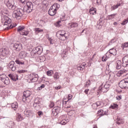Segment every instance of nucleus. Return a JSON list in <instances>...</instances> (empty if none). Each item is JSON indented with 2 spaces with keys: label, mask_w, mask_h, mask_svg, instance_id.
<instances>
[{
  "label": "nucleus",
  "mask_w": 128,
  "mask_h": 128,
  "mask_svg": "<svg viewBox=\"0 0 128 128\" xmlns=\"http://www.w3.org/2000/svg\"><path fill=\"white\" fill-rule=\"evenodd\" d=\"M0 80H2L3 82H4V84H10V78L6 76V74H2L0 76Z\"/></svg>",
  "instance_id": "obj_8"
},
{
  "label": "nucleus",
  "mask_w": 128,
  "mask_h": 128,
  "mask_svg": "<svg viewBox=\"0 0 128 128\" xmlns=\"http://www.w3.org/2000/svg\"><path fill=\"white\" fill-rule=\"evenodd\" d=\"M14 64L15 62L14 61H11L8 64V68L12 72H14L16 70V67L14 66Z\"/></svg>",
  "instance_id": "obj_12"
},
{
  "label": "nucleus",
  "mask_w": 128,
  "mask_h": 128,
  "mask_svg": "<svg viewBox=\"0 0 128 128\" xmlns=\"http://www.w3.org/2000/svg\"><path fill=\"white\" fill-rule=\"evenodd\" d=\"M20 56L22 58H24L28 56V52H21L20 54Z\"/></svg>",
  "instance_id": "obj_24"
},
{
  "label": "nucleus",
  "mask_w": 128,
  "mask_h": 128,
  "mask_svg": "<svg viewBox=\"0 0 128 128\" xmlns=\"http://www.w3.org/2000/svg\"><path fill=\"white\" fill-rule=\"evenodd\" d=\"M86 66V63H82V64L79 65L77 67L78 70H84V68Z\"/></svg>",
  "instance_id": "obj_22"
},
{
  "label": "nucleus",
  "mask_w": 128,
  "mask_h": 128,
  "mask_svg": "<svg viewBox=\"0 0 128 128\" xmlns=\"http://www.w3.org/2000/svg\"><path fill=\"white\" fill-rule=\"evenodd\" d=\"M61 74L60 72H55L53 76V78H54V80H58L60 78V76Z\"/></svg>",
  "instance_id": "obj_25"
},
{
  "label": "nucleus",
  "mask_w": 128,
  "mask_h": 128,
  "mask_svg": "<svg viewBox=\"0 0 128 128\" xmlns=\"http://www.w3.org/2000/svg\"><path fill=\"white\" fill-rule=\"evenodd\" d=\"M93 128H98V127H96V126H94Z\"/></svg>",
  "instance_id": "obj_57"
},
{
  "label": "nucleus",
  "mask_w": 128,
  "mask_h": 128,
  "mask_svg": "<svg viewBox=\"0 0 128 128\" xmlns=\"http://www.w3.org/2000/svg\"><path fill=\"white\" fill-rule=\"evenodd\" d=\"M7 28H10V27H7Z\"/></svg>",
  "instance_id": "obj_62"
},
{
  "label": "nucleus",
  "mask_w": 128,
  "mask_h": 128,
  "mask_svg": "<svg viewBox=\"0 0 128 128\" xmlns=\"http://www.w3.org/2000/svg\"><path fill=\"white\" fill-rule=\"evenodd\" d=\"M24 120V117L20 114H17L16 117V120L17 122H22Z\"/></svg>",
  "instance_id": "obj_19"
},
{
  "label": "nucleus",
  "mask_w": 128,
  "mask_h": 128,
  "mask_svg": "<svg viewBox=\"0 0 128 128\" xmlns=\"http://www.w3.org/2000/svg\"><path fill=\"white\" fill-rule=\"evenodd\" d=\"M68 26L69 28H78V24L76 22H70L68 23Z\"/></svg>",
  "instance_id": "obj_16"
},
{
  "label": "nucleus",
  "mask_w": 128,
  "mask_h": 128,
  "mask_svg": "<svg viewBox=\"0 0 128 128\" xmlns=\"http://www.w3.org/2000/svg\"><path fill=\"white\" fill-rule=\"evenodd\" d=\"M66 122H68V121H66V120L64 119V120H62L60 122V124H63L64 126V124H66Z\"/></svg>",
  "instance_id": "obj_41"
},
{
  "label": "nucleus",
  "mask_w": 128,
  "mask_h": 128,
  "mask_svg": "<svg viewBox=\"0 0 128 128\" xmlns=\"http://www.w3.org/2000/svg\"><path fill=\"white\" fill-rule=\"evenodd\" d=\"M71 108L70 105H68V106H65V108Z\"/></svg>",
  "instance_id": "obj_53"
},
{
  "label": "nucleus",
  "mask_w": 128,
  "mask_h": 128,
  "mask_svg": "<svg viewBox=\"0 0 128 128\" xmlns=\"http://www.w3.org/2000/svg\"><path fill=\"white\" fill-rule=\"evenodd\" d=\"M118 6H120V4H118L116 5H114L110 8L111 10H116Z\"/></svg>",
  "instance_id": "obj_30"
},
{
  "label": "nucleus",
  "mask_w": 128,
  "mask_h": 128,
  "mask_svg": "<svg viewBox=\"0 0 128 128\" xmlns=\"http://www.w3.org/2000/svg\"><path fill=\"white\" fill-rule=\"evenodd\" d=\"M90 14H96V10L94 8H92L90 10Z\"/></svg>",
  "instance_id": "obj_31"
},
{
  "label": "nucleus",
  "mask_w": 128,
  "mask_h": 128,
  "mask_svg": "<svg viewBox=\"0 0 128 128\" xmlns=\"http://www.w3.org/2000/svg\"><path fill=\"white\" fill-rule=\"evenodd\" d=\"M32 92L30 90L24 91L23 92L22 102H30V96Z\"/></svg>",
  "instance_id": "obj_7"
},
{
  "label": "nucleus",
  "mask_w": 128,
  "mask_h": 128,
  "mask_svg": "<svg viewBox=\"0 0 128 128\" xmlns=\"http://www.w3.org/2000/svg\"><path fill=\"white\" fill-rule=\"evenodd\" d=\"M60 8V4L57 3L54 4L48 10V14L52 16L56 14V10Z\"/></svg>",
  "instance_id": "obj_3"
},
{
  "label": "nucleus",
  "mask_w": 128,
  "mask_h": 128,
  "mask_svg": "<svg viewBox=\"0 0 128 128\" xmlns=\"http://www.w3.org/2000/svg\"><path fill=\"white\" fill-rule=\"evenodd\" d=\"M14 50H17V52H20L22 48V45L20 42H17L16 43L14 44L12 46Z\"/></svg>",
  "instance_id": "obj_10"
},
{
  "label": "nucleus",
  "mask_w": 128,
  "mask_h": 128,
  "mask_svg": "<svg viewBox=\"0 0 128 128\" xmlns=\"http://www.w3.org/2000/svg\"><path fill=\"white\" fill-rule=\"evenodd\" d=\"M98 116H102L108 114V112H104V110H100L99 111H98Z\"/></svg>",
  "instance_id": "obj_27"
},
{
  "label": "nucleus",
  "mask_w": 128,
  "mask_h": 128,
  "mask_svg": "<svg viewBox=\"0 0 128 128\" xmlns=\"http://www.w3.org/2000/svg\"><path fill=\"white\" fill-rule=\"evenodd\" d=\"M38 80V75L37 74H32L28 76V82H36Z\"/></svg>",
  "instance_id": "obj_6"
},
{
  "label": "nucleus",
  "mask_w": 128,
  "mask_h": 128,
  "mask_svg": "<svg viewBox=\"0 0 128 128\" xmlns=\"http://www.w3.org/2000/svg\"><path fill=\"white\" fill-rule=\"evenodd\" d=\"M70 110H68V112H70Z\"/></svg>",
  "instance_id": "obj_63"
},
{
  "label": "nucleus",
  "mask_w": 128,
  "mask_h": 128,
  "mask_svg": "<svg viewBox=\"0 0 128 128\" xmlns=\"http://www.w3.org/2000/svg\"><path fill=\"white\" fill-rule=\"evenodd\" d=\"M114 26H118V22H114Z\"/></svg>",
  "instance_id": "obj_55"
},
{
  "label": "nucleus",
  "mask_w": 128,
  "mask_h": 128,
  "mask_svg": "<svg viewBox=\"0 0 128 128\" xmlns=\"http://www.w3.org/2000/svg\"><path fill=\"white\" fill-rule=\"evenodd\" d=\"M84 32V30H82V32Z\"/></svg>",
  "instance_id": "obj_61"
},
{
  "label": "nucleus",
  "mask_w": 128,
  "mask_h": 128,
  "mask_svg": "<svg viewBox=\"0 0 128 128\" xmlns=\"http://www.w3.org/2000/svg\"><path fill=\"white\" fill-rule=\"evenodd\" d=\"M10 54V51L8 48H2L0 49V54L3 56H6Z\"/></svg>",
  "instance_id": "obj_11"
},
{
  "label": "nucleus",
  "mask_w": 128,
  "mask_h": 128,
  "mask_svg": "<svg viewBox=\"0 0 128 128\" xmlns=\"http://www.w3.org/2000/svg\"><path fill=\"white\" fill-rule=\"evenodd\" d=\"M34 30L36 32V34H40V32H44V30L40 28H35Z\"/></svg>",
  "instance_id": "obj_32"
},
{
  "label": "nucleus",
  "mask_w": 128,
  "mask_h": 128,
  "mask_svg": "<svg viewBox=\"0 0 128 128\" xmlns=\"http://www.w3.org/2000/svg\"><path fill=\"white\" fill-rule=\"evenodd\" d=\"M103 86L108 90L110 86V82H107Z\"/></svg>",
  "instance_id": "obj_33"
},
{
  "label": "nucleus",
  "mask_w": 128,
  "mask_h": 128,
  "mask_svg": "<svg viewBox=\"0 0 128 128\" xmlns=\"http://www.w3.org/2000/svg\"><path fill=\"white\" fill-rule=\"evenodd\" d=\"M3 24H4V26H8V24H10V22H12V20L10 18L7 16H5L4 17V20H2Z\"/></svg>",
  "instance_id": "obj_13"
},
{
  "label": "nucleus",
  "mask_w": 128,
  "mask_h": 128,
  "mask_svg": "<svg viewBox=\"0 0 128 128\" xmlns=\"http://www.w3.org/2000/svg\"><path fill=\"white\" fill-rule=\"evenodd\" d=\"M4 4L9 10H14L12 12V17L14 18H16V20H20V18H22L24 14V10L22 9V8H16V6H14V0H4Z\"/></svg>",
  "instance_id": "obj_1"
},
{
  "label": "nucleus",
  "mask_w": 128,
  "mask_h": 128,
  "mask_svg": "<svg viewBox=\"0 0 128 128\" xmlns=\"http://www.w3.org/2000/svg\"><path fill=\"white\" fill-rule=\"evenodd\" d=\"M56 36L61 40H66L68 38V34L64 30H60L57 32Z\"/></svg>",
  "instance_id": "obj_4"
},
{
  "label": "nucleus",
  "mask_w": 128,
  "mask_h": 128,
  "mask_svg": "<svg viewBox=\"0 0 128 128\" xmlns=\"http://www.w3.org/2000/svg\"><path fill=\"white\" fill-rule=\"evenodd\" d=\"M62 116H63V117H64V116L66 117V115H64Z\"/></svg>",
  "instance_id": "obj_60"
},
{
  "label": "nucleus",
  "mask_w": 128,
  "mask_h": 128,
  "mask_svg": "<svg viewBox=\"0 0 128 128\" xmlns=\"http://www.w3.org/2000/svg\"><path fill=\"white\" fill-rule=\"evenodd\" d=\"M24 26H19L18 28V32L22 36H28V31H24Z\"/></svg>",
  "instance_id": "obj_9"
},
{
  "label": "nucleus",
  "mask_w": 128,
  "mask_h": 128,
  "mask_svg": "<svg viewBox=\"0 0 128 128\" xmlns=\"http://www.w3.org/2000/svg\"><path fill=\"white\" fill-rule=\"evenodd\" d=\"M118 108V106L116 104H112L110 106V108L113 110H116Z\"/></svg>",
  "instance_id": "obj_36"
},
{
  "label": "nucleus",
  "mask_w": 128,
  "mask_h": 128,
  "mask_svg": "<svg viewBox=\"0 0 128 128\" xmlns=\"http://www.w3.org/2000/svg\"><path fill=\"white\" fill-rule=\"evenodd\" d=\"M102 102L100 101H98L96 102V104H93V106H102Z\"/></svg>",
  "instance_id": "obj_35"
},
{
  "label": "nucleus",
  "mask_w": 128,
  "mask_h": 128,
  "mask_svg": "<svg viewBox=\"0 0 128 128\" xmlns=\"http://www.w3.org/2000/svg\"><path fill=\"white\" fill-rule=\"evenodd\" d=\"M15 62H16V64H22V65L24 64V61L16 60Z\"/></svg>",
  "instance_id": "obj_37"
},
{
  "label": "nucleus",
  "mask_w": 128,
  "mask_h": 128,
  "mask_svg": "<svg viewBox=\"0 0 128 128\" xmlns=\"http://www.w3.org/2000/svg\"><path fill=\"white\" fill-rule=\"evenodd\" d=\"M64 16H62V18H61L60 20L58 21L56 23V26H57L58 28H60V22H64Z\"/></svg>",
  "instance_id": "obj_29"
},
{
  "label": "nucleus",
  "mask_w": 128,
  "mask_h": 128,
  "mask_svg": "<svg viewBox=\"0 0 128 128\" xmlns=\"http://www.w3.org/2000/svg\"><path fill=\"white\" fill-rule=\"evenodd\" d=\"M48 40L50 41V44H54V40L52 38H48Z\"/></svg>",
  "instance_id": "obj_45"
},
{
  "label": "nucleus",
  "mask_w": 128,
  "mask_h": 128,
  "mask_svg": "<svg viewBox=\"0 0 128 128\" xmlns=\"http://www.w3.org/2000/svg\"><path fill=\"white\" fill-rule=\"evenodd\" d=\"M122 61L118 60L116 62V70H120L122 68Z\"/></svg>",
  "instance_id": "obj_20"
},
{
  "label": "nucleus",
  "mask_w": 128,
  "mask_h": 128,
  "mask_svg": "<svg viewBox=\"0 0 128 128\" xmlns=\"http://www.w3.org/2000/svg\"><path fill=\"white\" fill-rule=\"evenodd\" d=\"M122 48H128V42L122 44Z\"/></svg>",
  "instance_id": "obj_40"
},
{
  "label": "nucleus",
  "mask_w": 128,
  "mask_h": 128,
  "mask_svg": "<svg viewBox=\"0 0 128 128\" xmlns=\"http://www.w3.org/2000/svg\"><path fill=\"white\" fill-rule=\"evenodd\" d=\"M116 99L118 100H122V96H117Z\"/></svg>",
  "instance_id": "obj_54"
},
{
  "label": "nucleus",
  "mask_w": 128,
  "mask_h": 128,
  "mask_svg": "<svg viewBox=\"0 0 128 128\" xmlns=\"http://www.w3.org/2000/svg\"><path fill=\"white\" fill-rule=\"evenodd\" d=\"M68 102V101H66L65 102L66 104V102Z\"/></svg>",
  "instance_id": "obj_59"
},
{
  "label": "nucleus",
  "mask_w": 128,
  "mask_h": 128,
  "mask_svg": "<svg viewBox=\"0 0 128 128\" xmlns=\"http://www.w3.org/2000/svg\"><path fill=\"white\" fill-rule=\"evenodd\" d=\"M108 90V89H106L104 86V84H102L100 87L98 89V94H100V92H106Z\"/></svg>",
  "instance_id": "obj_15"
},
{
  "label": "nucleus",
  "mask_w": 128,
  "mask_h": 128,
  "mask_svg": "<svg viewBox=\"0 0 128 128\" xmlns=\"http://www.w3.org/2000/svg\"><path fill=\"white\" fill-rule=\"evenodd\" d=\"M44 88V84H42L41 86H40V87H38L37 89V90H42V88Z\"/></svg>",
  "instance_id": "obj_43"
},
{
  "label": "nucleus",
  "mask_w": 128,
  "mask_h": 128,
  "mask_svg": "<svg viewBox=\"0 0 128 128\" xmlns=\"http://www.w3.org/2000/svg\"><path fill=\"white\" fill-rule=\"evenodd\" d=\"M38 116H40L42 114V111H39L38 112Z\"/></svg>",
  "instance_id": "obj_50"
},
{
  "label": "nucleus",
  "mask_w": 128,
  "mask_h": 128,
  "mask_svg": "<svg viewBox=\"0 0 128 128\" xmlns=\"http://www.w3.org/2000/svg\"><path fill=\"white\" fill-rule=\"evenodd\" d=\"M116 14H112L108 16V18L109 20H112V18H114V16H116Z\"/></svg>",
  "instance_id": "obj_38"
},
{
  "label": "nucleus",
  "mask_w": 128,
  "mask_h": 128,
  "mask_svg": "<svg viewBox=\"0 0 128 128\" xmlns=\"http://www.w3.org/2000/svg\"><path fill=\"white\" fill-rule=\"evenodd\" d=\"M8 76L11 78V80H14V82H16L18 80V75H12V74H10Z\"/></svg>",
  "instance_id": "obj_18"
},
{
  "label": "nucleus",
  "mask_w": 128,
  "mask_h": 128,
  "mask_svg": "<svg viewBox=\"0 0 128 128\" xmlns=\"http://www.w3.org/2000/svg\"><path fill=\"white\" fill-rule=\"evenodd\" d=\"M61 88H62V86H60L55 87L56 90H60Z\"/></svg>",
  "instance_id": "obj_49"
},
{
  "label": "nucleus",
  "mask_w": 128,
  "mask_h": 128,
  "mask_svg": "<svg viewBox=\"0 0 128 128\" xmlns=\"http://www.w3.org/2000/svg\"><path fill=\"white\" fill-rule=\"evenodd\" d=\"M98 2V0H97V2Z\"/></svg>",
  "instance_id": "obj_64"
},
{
  "label": "nucleus",
  "mask_w": 128,
  "mask_h": 128,
  "mask_svg": "<svg viewBox=\"0 0 128 128\" xmlns=\"http://www.w3.org/2000/svg\"><path fill=\"white\" fill-rule=\"evenodd\" d=\"M24 72H28V70H17L18 74H24Z\"/></svg>",
  "instance_id": "obj_34"
},
{
  "label": "nucleus",
  "mask_w": 128,
  "mask_h": 128,
  "mask_svg": "<svg viewBox=\"0 0 128 128\" xmlns=\"http://www.w3.org/2000/svg\"><path fill=\"white\" fill-rule=\"evenodd\" d=\"M110 51H108L106 53V57L107 58H110Z\"/></svg>",
  "instance_id": "obj_44"
},
{
  "label": "nucleus",
  "mask_w": 128,
  "mask_h": 128,
  "mask_svg": "<svg viewBox=\"0 0 128 128\" xmlns=\"http://www.w3.org/2000/svg\"><path fill=\"white\" fill-rule=\"evenodd\" d=\"M42 52V47L38 46L34 48L30 52L32 56H36V54H40Z\"/></svg>",
  "instance_id": "obj_5"
},
{
  "label": "nucleus",
  "mask_w": 128,
  "mask_h": 128,
  "mask_svg": "<svg viewBox=\"0 0 128 128\" xmlns=\"http://www.w3.org/2000/svg\"><path fill=\"white\" fill-rule=\"evenodd\" d=\"M90 80H88L86 82V86H90Z\"/></svg>",
  "instance_id": "obj_47"
},
{
  "label": "nucleus",
  "mask_w": 128,
  "mask_h": 128,
  "mask_svg": "<svg viewBox=\"0 0 128 128\" xmlns=\"http://www.w3.org/2000/svg\"><path fill=\"white\" fill-rule=\"evenodd\" d=\"M0 70H1V71L4 70V68L0 67Z\"/></svg>",
  "instance_id": "obj_56"
},
{
  "label": "nucleus",
  "mask_w": 128,
  "mask_h": 128,
  "mask_svg": "<svg viewBox=\"0 0 128 128\" xmlns=\"http://www.w3.org/2000/svg\"><path fill=\"white\" fill-rule=\"evenodd\" d=\"M47 75L49 76H52V70H48L47 72Z\"/></svg>",
  "instance_id": "obj_42"
},
{
  "label": "nucleus",
  "mask_w": 128,
  "mask_h": 128,
  "mask_svg": "<svg viewBox=\"0 0 128 128\" xmlns=\"http://www.w3.org/2000/svg\"><path fill=\"white\" fill-rule=\"evenodd\" d=\"M128 74V70L125 69L120 70L117 73L118 76H127Z\"/></svg>",
  "instance_id": "obj_14"
},
{
  "label": "nucleus",
  "mask_w": 128,
  "mask_h": 128,
  "mask_svg": "<svg viewBox=\"0 0 128 128\" xmlns=\"http://www.w3.org/2000/svg\"><path fill=\"white\" fill-rule=\"evenodd\" d=\"M72 95H70V94H69V95L68 96V100H72Z\"/></svg>",
  "instance_id": "obj_51"
},
{
  "label": "nucleus",
  "mask_w": 128,
  "mask_h": 128,
  "mask_svg": "<svg viewBox=\"0 0 128 128\" xmlns=\"http://www.w3.org/2000/svg\"><path fill=\"white\" fill-rule=\"evenodd\" d=\"M24 114L26 116H27V118H28L32 116V111L30 110H26L24 112Z\"/></svg>",
  "instance_id": "obj_21"
},
{
  "label": "nucleus",
  "mask_w": 128,
  "mask_h": 128,
  "mask_svg": "<svg viewBox=\"0 0 128 128\" xmlns=\"http://www.w3.org/2000/svg\"><path fill=\"white\" fill-rule=\"evenodd\" d=\"M124 66H126L128 65V56H125L122 58Z\"/></svg>",
  "instance_id": "obj_17"
},
{
  "label": "nucleus",
  "mask_w": 128,
  "mask_h": 128,
  "mask_svg": "<svg viewBox=\"0 0 128 128\" xmlns=\"http://www.w3.org/2000/svg\"><path fill=\"white\" fill-rule=\"evenodd\" d=\"M106 60H108V58L106 56L102 57V62H106Z\"/></svg>",
  "instance_id": "obj_46"
},
{
  "label": "nucleus",
  "mask_w": 128,
  "mask_h": 128,
  "mask_svg": "<svg viewBox=\"0 0 128 128\" xmlns=\"http://www.w3.org/2000/svg\"><path fill=\"white\" fill-rule=\"evenodd\" d=\"M89 91H90V90L86 89L84 92L86 94H88Z\"/></svg>",
  "instance_id": "obj_48"
},
{
  "label": "nucleus",
  "mask_w": 128,
  "mask_h": 128,
  "mask_svg": "<svg viewBox=\"0 0 128 128\" xmlns=\"http://www.w3.org/2000/svg\"><path fill=\"white\" fill-rule=\"evenodd\" d=\"M30 0H20L22 4H26V6L24 8V12H26L28 14L32 12V10H34V5L32 2H28Z\"/></svg>",
  "instance_id": "obj_2"
},
{
  "label": "nucleus",
  "mask_w": 128,
  "mask_h": 128,
  "mask_svg": "<svg viewBox=\"0 0 128 128\" xmlns=\"http://www.w3.org/2000/svg\"><path fill=\"white\" fill-rule=\"evenodd\" d=\"M12 108H14V110H16V108H18V102H14V103H12Z\"/></svg>",
  "instance_id": "obj_28"
},
{
  "label": "nucleus",
  "mask_w": 128,
  "mask_h": 128,
  "mask_svg": "<svg viewBox=\"0 0 128 128\" xmlns=\"http://www.w3.org/2000/svg\"><path fill=\"white\" fill-rule=\"evenodd\" d=\"M117 124H118V126H120V124H122L124 122V119H122L121 118H117Z\"/></svg>",
  "instance_id": "obj_26"
},
{
  "label": "nucleus",
  "mask_w": 128,
  "mask_h": 128,
  "mask_svg": "<svg viewBox=\"0 0 128 128\" xmlns=\"http://www.w3.org/2000/svg\"><path fill=\"white\" fill-rule=\"evenodd\" d=\"M54 103L52 102L50 104V108H54Z\"/></svg>",
  "instance_id": "obj_52"
},
{
  "label": "nucleus",
  "mask_w": 128,
  "mask_h": 128,
  "mask_svg": "<svg viewBox=\"0 0 128 128\" xmlns=\"http://www.w3.org/2000/svg\"><path fill=\"white\" fill-rule=\"evenodd\" d=\"M59 2H62V0H58Z\"/></svg>",
  "instance_id": "obj_58"
},
{
  "label": "nucleus",
  "mask_w": 128,
  "mask_h": 128,
  "mask_svg": "<svg viewBox=\"0 0 128 128\" xmlns=\"http://www.w3.org/2000/svg\"><path fill=\"white\" fill-rule=\"evenodd\" d=\"M40 104V102L38 100V98H36L34 100V104L33 106L34 108L38 106Z\"/></svg>",
  "instance_id": "obj_39"
},
{
  "label": "nucleus",
  "mask_w": 128,
  "mask_h": 128,
  "mask_svg": "<svg viewBox=\"0 0 128 128\" xmlns=\"http://www.w3.org/2000/svg\"><path fill=\"white\" fill-rule=\"evenodd\" d=\"M108 51L110 54H112V56H116V48H111Z\"/></svg>",
  "instance_id": "obj_23"
}]
</instances>
